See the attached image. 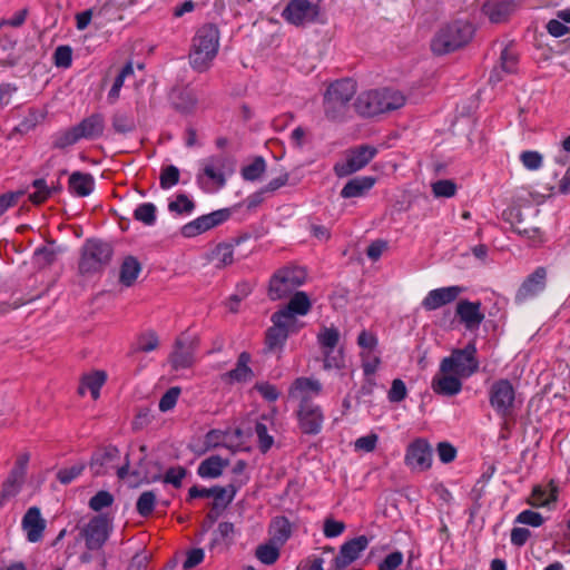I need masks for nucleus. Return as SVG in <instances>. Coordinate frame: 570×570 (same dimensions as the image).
<instances>
[{
    "label": "nucleus",
    "mask_w": 570,
    "mask_h": 570,
    "mask_svg": "<svg viewBox=\"0 0 570 570\" xmlns=\"http://www.w3.org/2000/svg\"><path fill=\"white\" fill-rule=\"evenodd\" d=\"M220 33L213 23L199 27L191 40L189 63L198 72L208 70L219 49Z\"/></svg>",
    "instance_id": "obj_1"
},
{
    "label": "nucleus",
    "mask_w": 570,
    "mask_h": 570,
    "mask_svg": "<svg viewBox=\"0 0 570 570\" xmlns=\"http://www.w3.org/2000/svg\"><path fill=\"white\" fill-rule=\"evenodd\" d=\"M406 98L402 91L392 88L367 90L358 95L355 110L363 117H374L402 108Z\"/></svg>",
    "instance_id": "obj_2"
},
{
    "label": "nucleus",
    "mask_w": 570,
    "mask_h": 570,
    "mask_svg": "<svg viewBox=\"0 0 570 570\" xmlns=\"http://www.w3.org/2000/svg\"><path fill=\"white\" fill-rule=\"evenodd\" d=\"M356 94V83L351 79H341L328 86L324 94L323 107L327 119L342 120L348 109L350 101Z\"/></svg>",
    "instance_id": "obj_3"
},
{
    "label": "nucleus",
    "mask_w": 570,
    "mask_h": 570,
    "mask_svg": "<svg viewBox=\"0 0 570 570\" xmlns=\"http://www.w3.org/2000/svg\"><path fill=\"white\" fill-rule=\"evenodd\" d=\"M473 29L468 22L455 21L440 29L431 41V49L442 56L465 46L472 38Z\"/></svg>",
    "instance_id": "obj_4"
},
{
    "label": "nucleus",
    "mask_w": 570,
    "mask_h": 570,
    "mask_svg": "<svg viewBox=\"0 0 570 570\" xmlns=\"http://www.w3.org/2000/svg\"><path fill=\"white\" fill-rule=\"evenodd\" d=\"M305 279L306 272L303 268L295 266L282 267L269 279L268 297L272 301L282 299L303 285Z\"/></svg>",
    "instance_id": "obj_5"
},
{
    "label": "nucleus",
    "mask_w": 570,
    "mask_h": 570,
    "mask_svg": "<svg viewBox=\"0 0 570 570\" xmlns=\"http://www.w3.org/2000/svg\"><path fill=\"white\" fill-rule=\"evenodd\" d=\"M475 355V344L469 343L464 348L454 350L449 357H444L440 364V371L452 372L462 379H468L479 370Z\"/></svg>",
    "instance_id": "obj_6"
},
{
    "label": "nucleus",
    "mask_w": 570,
    "mask_h": 570,
    "mask_svg": "<svg viewBox=\"0 0 570 570\" xmlns=\"http://www.w3.org/2000/svg\"><path fill=\"white\" fill-rule=\"evenodd\" d=\"M112 256L110 244L98 239H88L83 245L79 269L81 273H92L106 266Z\"/></svg>",
    "instance_id": "obj_7"
},
{
    "label": "nucleus",
    "mask_w": 570,
    "mask_h": 570,
    "mask_svg": "<svg viewBox=\"0 0 570 570\" xmlns=\"http://www.w3.org/2000/svg\"><path fill=\"white\" fill-rule=\"evenodd\" d=\"M228 164H232L229 158L225 155H212L200 160V170L197 174V181L203 183L206 177L208 180L214 183L218 188H223L227 181V175L233 171L228 168Z\"/></svg>",
    "instance_id": "obj_8"
},
{
    "label": "nucleus",
    "mask_w": 570,
    "mask_h": 570,
    "mask_svg": "<svg viewBox=\"0 0 570 570\" xmlns=\"http://www.w3.org/2000/svg\"><path fill=\"white\" fill-rule=\"evenodd\" d=\"M491 406L501 417L512 415L515 402V392L509 380L495 381L489 390Z\"/></svg>",
    "instance_id": "obj_9"
},
{
    "label": "nucleus",
    "mask_w": 570,
    "mask_h": 570,
    "mask_svg": "<svg viewBox=\"0 0 570 570\" xmlns=\"http://www.w3.org/2000/svg\"><path fill=\"white\" fill-rule=\"evenodd\" d=\"M377 149L373 146L362 145L346 155L344 161L337 163L334 166V171L338 177H346L364 168L376 155Z\"/></svg>",
    "instance_id": "obj_10"
},
{
    "label": "nucleus",
    "mask_w": 570,
    "mask_h": 570,
    "mask_svg": "<svg viewBox=\"0 0 570 570\" xmlns=\"http://www.w3.org/2000/svg\"><path fill=\"white\" fill-rule=\"evenodd\" d=\"M318 14V4L308 0H291L283 11L284 19L294 26L311 23Z\"/></svg>",
    "instance_id": "obj_11"
},
{
    "label": "nucleus",
    "mask_w": 570,
    "mask_h": 570,
    "mask_svg": "<svg viewBox=\"0 0 570 570\" xmlns=\"http://www.w3.org/2000/svg\"><path fill=\"white\" fill-rule=\"evenodd\" d=\"M110 520L106 515H96L81 530L86 546L89 550H99L109 537Z\"/></svg>",
    "instance_id": "obj_12"
},
{
    "label": "nucleus",
    "mask_w": 570,
    "mask_h": 570,
    "mask_svg": "<svg viewBox=\"0 0 570 570\" xmlns=\"http://www.w3.org/2000/svg\"><path fill=\"white\" fill-rule=\"evenodd\" d=\"M273 326L266 333V345L268 350L283 347L288 335L298 330V326L288 321L284 315L274 313L272 315Z\"/></svg>",
    "instance_id": "obj_13"
},
{
    "label": "nucleus",
    "mask_w": 570,
    "mask_h": 570,
    "mask_svg": "<svg viewBox=\"0 0 570 570\" xmlns=\"http://www.w3.org/2000/svg\"><path fill=\"white\" fill-rule=\"evenodd\" d=\"M405 463L415 471L430 469L432 465V448L430 444L423 439L412 442L406 449Z\"/></svg>",
    "instance_id": "obj_14"
},
{
    "label": "nucleus",
    "mask_w": 570,
    "mask_h": 570,
    "mask_svg": "<svg viewBox=\"0 0 570 570\" xmlns=\"http://www.w3.org/2000/svg\"><path fill=\"white\" fill-rule=\"evenodd\" d=\"M195 350V340L185 334L180 335L176 340L174 351L169 357L173 367L175 370L190 367L194 363Z\"/></svg>",
    "instance_id": "obj_15"
},
{
    "label": "nucleus",
    "mask_w": 570,
    "mask_h": 570,
    "mask_svg": "<svg viewBox=\"0 0 570 570\" xmlns=\"http://www.w3.org/2000/svg\"><path fill=\"white\" fill-rule=\"evenodd\" d=\"M322 384L318 380L311 377H298L289 387V397L299 402V406L313 404L312 399L322 393Z\"/></svg>",
    "instance_id": "obj_16"
},
{
    "label": "nucleus",
    "mask_w": 570,
    "mask_h": 570,
    "mask_svg": "<svg viewBox=\"0 0 570 570\" xmlns=\"http://www.w3.org/2000/svg\"><path fill=\"white\" fill-rule=\"evenodd\" d=\"M368 540L364 535L354 538L345 542L338 554L334 558V570H342L360 558L361 553L367 548Z\"/></svg>",
    "instance_id": "obj_17"
},
{
    "label": "nucleus",
    "mask_w": 570,
    "mask_h": 570,
    "mask_svg": "<svg viewBox=\"0 0 570 570\" xmlns=\"http://www.w3.org/2000/svg\"><path fill=\"white\" fill-rule=\"evenodd\" d=\"M463 293V287L453 285L432 289L423 298L421 305L425 311H435L454 302Z\"/></svg>",
    "instance_id": "obj_18"
},
{
    "label": "nucleus",
    "mask_w": 570,
    "mask_h": 570,
    "mask_svg": "<svg viewBox=\"0 0 570 570\" xmlns=\"http://www.w3.org/2000/svg\"><path fill=\"white\" fill-rule=\"evenodd\" d=\"M46 525L47 522L37 507L29 508L21 520L22 530L26 533L27 540L31 543L42 540Z\"/></svg>",
    "instance_id": "obj_19"
},
{
    "label": "nucleus",
    "mask_w": 570,
    "mask_h": 570,
    "mask_svg": "<svg viewBox=\"0 0 570 570\" xmlns=\"http://www.w3.org/2000/svg\"><path fill=\"white\" fill-rule=\"evenodd\" d=\"M299 429L305 434H318L324 422L322 409L316 404H306L299 406L298 413Z\"/></svg>",
    "instance_id": "obj_20"
},
{
    "label": "nucleus",
    "mask_w": 570,
    "mask_h": 570,
    "mask_svg": "<svg viewBox=\"0 0 570 570\" xmlns=\"http://www.w3.org/2000/svg\"><path fill=\"white\" fill-rule=\"evenodd\" d=\"M547 269L543 266L537 267L521 284L517 292L515 299L523 302L541 293L546 288Z\"/></svg>",
    "instance_id": "obj_21"
},
{
    "label": "nucleus",
    "mask_w": 570,
    "mask_h": 570,
    "mask_svg": "<svg viewBox=\"0 0 570 570\" xmlns=\"http://www.w3.org/2000/svg\"><path fill=\"white\" fill-rule=\"evenodd\" d=\"M26 468L24 463H19L2 483L0 491V510L13 499L21 490L24 482Z\"/></svg>",
    "instance_id": "obj_22"
},
{
    "label": "nucleus",
    "mask_w": 570,
    "mask_h": 570,
    "mask_svg": "<svg viewBox=\"0 0 570 570\" xmlns=\"http://www.w3.org/2000/svg\"><path fill=\"white\" fill-rule=\"evenodd\" d=\"M456 315L466 330H478L484 320L480 302L460 301L456 305Z\"/></svg>",
    "instance_id": "obj_23"
},
{
    "label": "nucleus",
    "mask_w": 570,
    "mask_h": 570,
    "mask_svg": "<svg viewBox=\"0 0 570 570\" xmlns=\"http://www.w3.org/2000/svg\"><path fill=\"white\" fill-rule=\"evenodd\" d=\"M518 7L517 0H494L485 2L482 12L491 22L501 23L507 21Z\"/></svg>",
    "instance_id": "obj_24"
},
{
    "label": "nucleus",
    "mask_w": 570,
    "mask_h": 570,
    "mask_svg": "<svg viewBox=\"0 0 570 570\" xmlns=\"http://www.w3.org/2000/svg\"><path fill=\"white\" fill-rule=\"evenodd\" d=\"M311 306L309 297L305 292H295L287 305L276 313L278 315L286 316L289 322L297 325L296 316L306 315L309 312Z\"/></svg>",
    "instance_id": "obj_25"
},
{
    "label": "nucleus",
    "mask_w": 570,
    "mask_h": 570,
    "mask_svg": "<svg viewBox=\"0 0 570 570\" xmlns=\"http://www.w3.org/2000/svg\"><path fill=\"white\" fill-rule=\"evenodd\" d=\"M461 376L452 372H439L432 381L435 393L446 396L456 395L462 390Z\"/></svg>",
    "instance_id": "obj_26"
},
{
    "label": "nucleus",
    "mask_w": 570,
    "mask_h": 570,
    "mask_svg": "<svg viewBox=\"0 0 570 570\" xmlns=\"http://www.w3.org/2000/svg\"><path fill=\"white\" fill-rule=\"evenodd\" d=\"M104 128L101 115L94 114L73 127V141L81 138L96 139L102 135Z\"/></svg>",
    "instance_id": "obj_27"
},
{
    "label": "nucleus",
    "mask_w": 570,
    "mask_h": 570,
    "mask_svg": "<svg viewBox=\"0 0 570 570\" xmlns=\"http://www.w3.org/2000/svg\"><path fill=\"white\" fill-rule=\"evenodd\" d=\"M106 380L107 375L104 371H94L85 374L80 379L78 394L83 396L86 392L89 391L92 400L96 401L100 395V389L105 384Z\"/></svg>",
    "instance_id": "obj_28"
},
{
    "label": "nucleus",
    "mask_w": 570,
    "mask_h": 570,
    "mask_svg": "<svg viewBox=\"0 0 570 570\" xmlns=\"http://www.w3.org/2000/svg\"><path fill=\"white\" fill-rule=\"evenodd\" d=\"M375 184V178L371 176L355 177L348 180L343 189L341 196L343 198L362 197Z\"/></svg>",
    "instance_id": "obj_29"
},
{
    "label": "nucleus",
    "mask_w": 570,
    "mask_h": 570,
    "mask_svg": "<svg viewBox=\"0 0 570 570\" xmlns=\"http://www.w3.org/2000/svg\"><path fill=\"white\" fill-rule=\"evenodd\" d=\"M61 253L62 250L56 243H47L35 250L32 263L37 268L42 269L55 263Z\"/></svg>",
    "instance_id": "obj_30"
},
{
    "label": "nucleus",
    "mask_w": 570,
    "mask_h": 570,
    "mask_svg": "<svg viewBox=\"0 0 570 570\" xmlns=\"http://www.w3.org/2000/svg\"><path fill=\"white\" fill-rule=\"evenodd\" d=\"M518 66V57L517 55L511 50L505 48L501 52L500 57V66L495 67L491 75L489 81L492 83H497L502 80V73H513L517 71Z\"/></svg>",
    "instance_id": "obj_31"
},
{
    "label": "nucleus",
    "mask_w": 570,
    "mask_h": 570,
    "mask_svg": "<svg viewBox=\"0 0 570 570\" xmlns=\"http://www.w3.org/2000/svg\"><path fill=\"white\" fill-rule=\"evenodd\" d=\"M227 465V460H223L218 455H212L198 465L197 473L200 478L215 479L222 475L224 468Z\"/></svg>",
    "instance_id": "obj_32"
},
{
    "label": "nucleus",
    "mask_w": 570,
    "mask_h": 570,
    "mask_svg": "<svg viewBox=\"0 0 570 570\" xmlns=\"http://www.w3.org/2000/svg\"><path fill=\"white\" fill-rule=\"evenodd\" d=\"M117 448H108L102 452L96 453L90 461V468L95 474H105L109 468H112V461L118 456Z\"/></svg>",
    "instance_id": "obj_33"
},
{
    "label": "nucleus",
    "mask_w": 570,
    "mask_h": 570,
    "mask_svg": "<svg viewBox=\"0 0 570 570\" xmlns=\"http://www.w3.org/2000/svg\"><path fill=\"white\" fill-rule=\"evenodd\" d=\"M557 492L558 489L552 482L549 484V489L537 485L533 488L528 503L535 508L547 507L557 501Z\"/></svg>",
    "instance_id": "obj_34"
},
{
    "label": "nucleus",
    "mask_w": 570,
    "mask_h": 570,
    "mask_svg": "<svg viewBox=\"0 0 570 570\" xmlns=\"http://www.w3.org/2000/svg\"><path fill=\"white\" fill-rule=\"evenodd\" d=\"M250 355L247 352H242L238 356L236 367L229 371L226 376L235 382H248L253 379V371L248 366Z\"/></svg>",
    "instance_id": "obj_35"
},
{
    "label": "nucleus",
    "mask_w": 570,
    "mask_h": 570,
    "mask_svg": "<svg viewBox=\"0 0 570 570\" xmlns=\"http://www.w3.org/2000/svg\"><path fill=\"white\" fill-rule=\"evenodd\" d=\"M140 272L141 265L137 258L127 256L120 266L119 281L121 284L129 287L135 283Z\"/></svg>",
    "instance_id": "obj_36"
},
{
    "label": "nucleus",
    "mask_w": 570,
    "mask_h": 570,
    "mask_svg": "<svg viewBox=\"0 0 570 570\" xmlns=\"http://www.w3.org/2000/svg\"><path fill=\"white\" fill-rule=\"evenodd\" d=\"M236 493L237 488L234 484H228L227 487H214V501L212 509L217 511L226 509L234 500Z\"/></svg>",
    "instance_id": "obj_37"
},
{
    "label": "nucleus",
    "mask_w": 570,
    "mask_h": 570,
    "mask_svg": "<svg viewBox=\"0 0 570 570\" xmlns=\"http://www.w3.org/2000/svg\"><path fill=\"white\" fill-rule=\"evenodd\" d=\"M73 195L79 197L89 196L95 189V179L90 174L73 171L72 175Z\"/></svg>",
    "instance_id": "obj_38"
},
{
    "label": "nucleus",
    "mask_w": 570,
    "mask_h": 570,
    "mask_svg": "<svg viewBox=\"0 0 570 570\" xmlns=\"http://www.w3.org/2000/svg\"><path fill=\"white\" fill-rule=\"evenodd\" d=\"M271 541L278 546H283L291 537L292 529L287 519L277 518L271 525Z\"/></svg>",
    "instance_id": "obj_39"
},
{
    "label": "nucleus",
    "mask_w": 570,
    "mask_h": 570,
    "mask_svg": "<svg viewBox=\"0 0 570 570\" xmlns=\"http://www.w3.org/2000/svg\"><path fill=\"white\" fill-rule=\"evenodd\" d=\"M278 544L269 541L268 543L261 544L256 548L255 556L264 564H274L279 558Z\"/></svg>",
    "instance_id": "obj_40"
},
{
    "label": "nucleus",
    "mask_w": 570,
    "mask_h": 570,
    "mask_svg": "<svg viewBox=\"0 0 570 570\" xmlns=\"http://www.w3.org/2000/svg\"><path fill=\"white\" fill-rule=\"evenodd\" d=\"M266 170V161L263 157H256L253 163L243 167L242 177L248 181L259 179Z\"/></svg>",
    "instance_id": "obj_41"
},
{
    "label": "nucleus",
    "mask_w": 570,
    "mask_h": 570,
    "mask_svg": "<svg viewBox=\"0 0 570 570\" xmlns=\"http://www.w3.org/2000/svg\"><path fill=\"white\" fill-rule=\"evenodd\" d=\"M340 340L335 327H323L317 334V342L324 351H334Z\"/></svg>",
    "instance_id": "obj_42"
},
{
    "label": "nucleus",
    "mask_w": 570,
    "mask_h": 570,
    "mask_svg": "<svg viewBox=\"0 0 570 570\" xmlns=\"http://www.w3.org/2000/svg\"><path fill=\"white\" fill-rule=\"evenodd\" d=\"M197 98L191 90H180L177 96L174 97L175 108L181 112H189L195 108Z\"/></svg>",
    "instance_id": "obj_43"
},
{
    "label": "nucleus",
    "mask_w": 570,
    "mask_h": 570,
    "mask_svg": "<svg viewBox=\"0 0 570 570\" xmlns=\"http://www.w3.org/2000/svg\"><path fill=\"white\" fill-rule=\"evenodd\" d=\"M134 75V68L131 62H128L115 78V81L108 92V99L110 102H115L119 98L121 87L124 86L125 79Z\"/></svg>",
    "instance_id": "obj_44"
},
{
    "label": "nucleus",
    "mask_w": 570,
    "mask_h": 570,
    "mask_svg": "<svg viewBox=\"0 0 570 570\" xmlns=\"http://www.w3.org/2000/svg\"><path fill=\"white\" fill-rule=\"evenodd\" d=\"M157 495L154 491L142 492L136 503L137 512L141 517H148L153 513L156 504Z\"/></svg>",
    "instance_id": "obj_45"
},
{
    "label": "nucleus",
    "mask_w": 570,
    "mask_h": 570,
    "mask_svg": "<svg viewBox=\"0 0 570 570\" xmlns=\"http://www.w3.org/2000/svg\"><path fill=\"white\" fill-rule=\"evenodd\" d=\"M134 217L136 220L141 222L147 226H151L156 222V206L153 203L140 204L134 210Z\"/></svg>",
    "instance_id": "obj_46"
},
{
    "label": "nucleus",
    "mask_w": 570,
    "mask_h": 570,
    "mask_svg": "<svg viewBox=\"0 0 570 570\" xmlns=\"http://www.w3.org/2000/svg\"><path fill=\"white\" fill-rule=\"evenodd\" d=\"M434 197L451 198L456 193V184L451 179H440L431 185Z\"/></svg>",
    "instance_id": "obj_47"
},
{
    "label": "nucleus",
    "mask_w": 570,
    "mask_h": 570,
    "mask_svg": "<svg viewBox=\"0 0 570 570\" xmlns=\"http://www.w3.org/2000/svg\"><path fill=\"white\" fill-rule=\"evenodd\" d=\"M195 208V204L185 194L177 195L176 199L168 204V209L179 215H188Z\"/></svg>",
    "instance_id": "obj_48"
},
{
    "label": "nucleus",
    "mask_w": 570,
    "mask_h": 570,
    "mask_svg": "<svg viewBox=\"0 0 570 570\" xmlns=\"http://www.w3.org/2000/svg\"><path fill=\"white\" fill-rule=\"evenodd\" d=\"M213 259L218 266H227L234 262V248L229 244H219L213 252Z\"/></svg>",
    "instance_id": "obj_49"
},
{
    "label": "nucleus",
    "mask_w": 570,
    "mask_h": 570,
    "mask_svg": "<svg viewBox=\"0 0 570 570\" xmlns=\"http://www.w3.org/2000/svg\"><path fill=\"white\" fill-rule=\"evenodd\" d=\"M159 345V340L154 331H147L139 335L137 340V351L149 353L155 351Z\"/></svg>",
    "instance_id": "obj_50"
},
{
    "label": "nucleus",
    "mask_w": 570,
    "mask_h": 570,
    "mask_svg": "<svg viewBox=\"0 0 570 570\" xmlns=\"http://www.w3.org/2000/svg\"><path fill=\"white\" fill-rule=\"evenodd\" d=\"M179 181V169L169 165L161 169L159 183L163 189H169Z\"/></svg>",
    "instance_id": "obj_51"
},
{
    "label": "nucleus",
    "mask_w": 570,
    "mask_h": 570,
    "mask_svg": "<svg viewBox=\"0 0 570 570\" xmlns=\"http://www.w3.org/2000/svg\"><path fill=\"white\" fill-rule=\"evenodd\" d=\"M114 495L105 490L98 491L90 500L89 507L94 511H101L105 508L110 507L114 503Z\"/></svg>",
    "instance_id": "obj_52"
},
{
    "label": "nucleus",
    "mask_w": 570,
    "mask_h": 570,
    "mask_svg": "<svg viewBox=\"0 0 570 570\" xmlns=\"http://www.w3.org/2000/svg\"><path fill=\"white\" fill-rule=\"evenodd\" d=\"M32 187L35 190L29 193V199L36 205L43 203L51 193L43 179H36Z\"/></svg>",
    "instance_id": "obj_53"
},
{
    "label": "nucleus",
    "mask_w": 570,
    "mask_h": 570,
    "mask_svg": "<svg viewBox=\"0 0 570 570\" xmlns=\"http://www.w3.org/2000/svg\"><path fill=\"white\" fill-rule=\"evenodd\" d=\"M207 230H209V228L207 227L206 223H204V219L200 216L184 225L181 228V235L184 237L191 238Z\"/></svg>",
    "instance_id": "obj_54"
},
{
    "label": "nucleus",
    "mask_w": 570,
    "mask_h": 570,
    "mask_svg": "<svg viewBox=\"0 0 570 570\" xmlns=\"http://www.w3.org/2000/svg\"><path fill=\"white\" fill-rule=\"evenodd\" d=\"M558 175H554V183H548V190H550L551 195L554 194H569L570 193V169H568L564 175L557 179Z\"/></svg>",
    "instance_id": "obj_55"
},
{
    "label": "nucleus",
    "mask_w": 570,
    "mask_h": 570,
    "mask_svg": "<svg viewBox=\"0 0 570 570\" xmlns=\"http://www.w3.org/2000/svg\"><path fill=\"white\" fill-rule=\"evenodd\" d=\"M362 367L366 376L373 375L381 363L379 355L375 352H362Z\"/></svg>",
    "instance_id": "obj_56"
},
{
    "label": "nucleus",
    "mask_w": 570,
    "mask_h": 570,
    "mask_svg": "<svg viewBox=\"0 0 570 570\" xmlns=\"http://www.w3.org/2000/svg\"><path fill=\"white\" fill-rule=\"evenodd\" d=\"M230 216V212L228 209H219L215 210L210 214L203 215L204 223H206L209 229L223 224Z\"/></svg>",
    "instance_id": "obj_57"
},
{
    "label": "nucleus",
    "mask_w": 570,
    "mask_h": 570,
    "mask_svg": "<svg viewBox=\"0 0 570 570\" xmlns=\"http://www.w3.org/2000/svg\"><path fill=\"white\" fill-rule=\"evenodd\" d=\"M255 433L259 441V449L262 452H267L273 445V436L268 434L267 426L264 423H256Z\"/></svg>",
    "instance_id": "obj_58"
},
{
    "label": "nucleus",
    "mask_w": 570,
    "mask_h": 570,
    "mask_svg": "<svg viewBox=\"0 0 570 570\" xmlns=\"http://www.w3.org/2000/svg\"><path fill=\"white\" fill-rule=\"evenodd\" d=\"M521 163L529 170H537L542 165V156L538 151H523L520 155Z\"/></svg>",
    "instance_id": "obj_59"
},
{
    "label": "nucleus",
    "mask_w": 570,
    "mask_h": 570,
    "mask_svg": "<svg viewBox=\"0 0 570 570\" xmlns=\"http://www.w3.org/2000/svg\"><path fill=\"white\" fill-rule=\"evenodd\" d=\"M179 393H180V389L179 387H170L160 399L159 401V410L161 412H167L169 410H171L176 403H177V400H178V396H179Z\"/></svg>",
    "instance_id": "obj_60"
},
{
    "label": "nucleus",
    "mask_w": 570,
    "mask_h": 570,
    "mask_svg": "<svg viewBox=\"0 0 570 570\" xmlns=\"http://www.w3.org/2000/svg\"><path fill=\"white\" fill-rule=\"evenodd\" d=\"M544 519L539 512H534L532 510H524L518 514L515 522L528 524L531 527H540L543 523Z\"/></svg>",
    "instance_id": "obj_61"
},
{
    "label": "nucleus",
    "mask_w": 570,
    "mask_h": 570,
    "mask_svg": "<svg viewBox=\"0 0 570 570\" xmlns=\"http://www.w3.org/2000/svg\"><path fill=\"white\" fill-rule=\"evenodd\" d=\"M403 563V554L400 551H394L387 554L379 564V570H400Z\"/></svg>",
    "instance_id": "obj_62"
},
{
    "label": "nucleus",
    "mask_w": 570,
    "mask_h": 570,
    "mask_svg": "<svg viewBox=\"0 0 570 570\" xmlns=\"http://www.w3.org/2000/svg\"><path fill=\"white\" fill-rule=\"evenodd\" d=\"M345 530V523L342 521H336L334 519L327 518L324 521V535L326 538H335L341 535Z\"/></svg>",
    "instance_id": "obj_63"
},
{
    "label": "nucleus",
    "mask_w": 570,
    "mask_h": 570,
    "mask_svg": "<svg viewBox=\"0 0 570 570\" xmlns=\"http://www.w3.org/2000/svg\"><path fill=\"white\" fill-rule=\"evenodd\" d=\"M112 126L117 132L127 134L135 129L134 120L126 115H116L114 117Z\"/></svg>",
    "instance_id": "obj_64"
}]
</instances>
